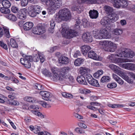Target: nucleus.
Masks as SVG:
<instances>
[{
  "mask_svg": "<svg viewBox=\"0 0 135 135\" xmlns=\"http://www.w3.org/2000/svg\"><path fill=\"white\" fill-rule=\"evenodd\" d=\"M58 61L60 63L67 64L69 62L70 59L67 57L62 55L58 59Z\"/></svg>",
  "mask_w": 135,
  "mask_h": 135,
  "instance_id": "11",
  "label": "nucleus"
},
{
  "mask_svg": "<svg viewBox=\"0 0 135 135\" xmlns=\"http://www.w3.org/2000/svg\"><path fill=\"white\" fill-rule=\"evenodd\" d=\"M75 20L76 21V24L74 26V28L76 30H79L81 29L80 26L81 22L78 18L75 19Z\"/></svg>",
  "mask_w": 135,
  "mask_h": 135,
  "instance_id": "29",
  "label": "nucleus"
},
{
  "mask_svg": "<svg viewBox=\"0 0 135 135\" xmlns=\"http://www.w3.org/2000/svg\"><path fill=\"white\" fill-rule=\"evenodd\" d=\"M7 17L10 20L12 21H16L17 18L16 16L11 14H8L7 15Z\"/></svg>",
  "mask_w": 135,
  "mask_h": 135,
  "instance_id": "42",
  "label": "nucleus"
},
{
  "mask_svg": "<svg viewBox=\"0 0 135 135\" xmlns=\"http://www.w3.org/2000/svg\"><path fill=\"white\" fill-rule=\"evenodd\" d=\"M122 30L120 29L116 28L114 29L113 31V33L116 35H119L122 33Z\"/></svg>",
  "mask_w": 135,
  "mask_h": 135,
  "instance_id": "43",
  "label": "nucleus"
},
{
  "mask_svg": "<svg viewBox=\"0 0 135 135\" xmlns=\"http://www.w3.org/2000/svg\"><path fill=\"white\" fill-rule=\"evenodd\" d=\"M71 10L72 11H77L78 13H80L82 11L81 8L79 6H74L72 7Z\"/></svg>",
  "mask_w": 135,
  "mask_h": 135,
  "instance_id": "40",
  "label": "nucleus"
},
{
  "mask_svg": "<svg viewBox=\"0 0 135 135\" xmlns=\"http://www.w3.org/2000/svg\"><path fill=\"white\" fill-rule=\"evenodd\" d=\"M123 66L126 69L134 70H135V64L131 63H127L123 64Z\"/></svg>",
  "mask_w": 135,
  "mask_h": 135,
  "instance_id": "14",
  "label": "nucleus"
},
{
  "mask_svg": "<svg viewBox=\"0 0 135 135\" xmlns=\"http://www.w3.org/2000/svg\"><path fill=\"white\" fill-rule=\"evenodd\" d=\"M38 26L37 25L36 27H34L32 30V32L34 34L40 35V34L38 31L39 29L38 28Z\"/></svg>",
  "mask_w": 135,
  "mask_h": 135,
  "instance_id": "47",
  "label": "nucleus"
},
{
  "mask_svg": "<svg viewBox=\"0 0 135 135\" xmlns=\"http://www.w3.org/2000/svg\"><path fill=\"white\" fill-rule=\"evenodd\" d=\"M82 38L84 41L86 43L91 42L93 41V38L91 36L89 33H83Z\"/></svg>",
  "mask_w": 135,
  "mask_h": 135,
  "instance_id": "12",
  "label": "nucleus"
},
{
  "mask_svg": "<svg viewBox=\"0 0 135 135\" xmlns=\"http://www.w3.org/2000/svg\"><path fill=\"white\" fill-rule=\"evenodd\" d=\"M22 56L23 57H24V58H21L20 59V62L23 65V63H24V62H25L26 60H28V59L27 58V56H28L25 55V56H24L23 55H22Z\"/></svg>",
  "mask_w": 135,
  "mask_h": 135,
  "instance_id": "56",
  "label": "nucleus"
},
{
  "mask_svg": "<svg viewBox=\"0 0 135 135\" xmlns=\"http://www.w3.org/2000/svg\"><path fill=\"white\" fill-rule=\"evenodd\" d=\"M0 46L6 50H7V45L2 41H0Z\"/></svg>",
  "mask_w": 135,
  "mask_h": 135,
  "instance_id": "58",
  "label": "nucleus"
},
{
  "mask_svg": "<svg viewBox=\"0 0 135 135\" xmlns=\"http://www.w3.org/2000/svg\"><path fill=\"white\" fill-rule=\"evenodd\" d=\"M131 2H129V4L128 5V8L130 10L133 12L135 13V5L132 4H130Z\"/></svg>",
  "mask_w": 135,
  "mask_h": 135,
  "instance_id": "49",
  "label": "nucleus"
},
{
  "mask_svg": "<svg viewBox=\"0 0 135 135\" xmlns=\"http://www.w3.org/2000/svg\"><path fill=\"white\" fill-rule=\"evenodd\" d=\"M113 76L114 79L119 84L122 85L123 84L124 81L123 80L116 75L113 74Z\"/></svg>",
  "mask_w": 135,
  "mask_h": 135,
  "instance_id": "31",
  "label": "nucleus"
},
{
  "mask_svg": "<svg viewBox=\"0 0 135 135\" xmlns=\"http://www.w3.org/2000/svg\"><path fill=\"white\" fill-rule=\"evenodd\" d=\"M109 67L111 69L113 70L114 71L115 70H116V69L117 68H119L118 67H117V66H116L113 64L110 65H109Z\"/></svg>",
  "mask_w": 135,
  "mask_h": 135,
  "instance_id": "63",
  "label": "nucleus"
},
{
  "mask_svg": "<svg viewBox=\"0 0 135 135\" xmlns=\"http://www.w3.org/2000/svg\"><path fill=\"white\" fill-rule=\"evenodd\" d=\"M82 24L84 27H86L89 26V22L85 19H83L82 20Z\"/></svg>",
  "mask_w": 135,
  "mask_h": 135,
  "instance_id": "50",
  "label": "nucleus"
},
{
  "mask_svg": "<svg viewBox=\"0 0 135 135\" xmlns=\"http://www.w3.org/2000/svg\"><path fill=\"white\" fill-rule=\"evenodd\" d=\"M45 25L44 23H42L37 24L40 35L46 32V29Z\"/></svg>",
  "mask_w": 135,
  "mask_h": 135,
  "instance_id": "18",
  "label": "nucleus"
},
{
  "mask_svg": "<svg viewBox=\"0 0 135 135\" xmlns=\"http://www.w3.org/2000/svg\"><path fill=\"white\" fill-rule=\"evenodd\" d=\"M0 11L2 13L7 14L10 13V10L8 8L3 7L0 8Z\"/></svg>",
  "mask_w": 135,
  "mask_h": 135,
  "instance_id": "38",
  "label": "nucleus"
},
{
  "mask_svg": "<svg viewBox=\"0 0 135 135\" xmlns=\"http://www.w3.org/2000/svg\"><path fill=\"white\" fill-rule=\"evenodd\" d=\"M27 11V14L31 17H34L37 15V13L32 9V6H30L28 7Z\"/></svg>",
  "mask_w": 135,
  "mask_h": 135,
  "instance_id": "21",
  "label": "nucleus"
},
{
  "mask_svg": "<svg viewBox=\"0 0 135 135\" xmlns=\"http://www.w3.org/2000/svg\"><path fill=\"white\" fill-rule=\"evenodd\" d=\"M41 72L43 74L46 76H49V77L51 76V73L46 69H42Z\"/></svg>",
  "mask_w": 135,
  "mask_h": 135,
  "instance_id": "36",
  "label": "nucleus"
},
{
  "mask_svg": "<svg viewBox=\"0 0 135 135\" xmlns=\"http://www.w3.org/2000/svg\"><path fill=\"white\" fill-rule=\"evenodd\" d=\"M62 28L61 33L63 37L66 38L71 39L78 35L76 30L70 29L68 30V27L65 23L62 25Z\"/></svg>",
  "mask_w": 135,
  "mask_h": 135,
  "instance_id": "1",
  "label": "nucleus"
},
{
  "mask_svg": "<svg viewBox=\"0 0 135 135\" xmlns=\"http://www.w3.org/2000/svg\"><path fill=\"white\" fill-rule=\"evenodd\" d=\"M8 101L9 103V104L11 105H18L19 104V102L16 100H14L13 99H9Z\"/></svg>",
  "mask_w": 135,
  "mask_h": 135,
  "instance_id": "45",
  "label": "nucleus"
},
{
  "mask_svg": "<svg viewBox=\"0 0 135 135\" xmlns=\"http://www.w3.org/2000/svg\"><path fill=\"white\" fill-rule=\"evenodd\" d=\"M100 31L101 35L103 37V38H110V34L109 33V31H108L107 28H102Z\"/></svg>",
  "mask_w": 135,
  "mask_h": 135,
  "instance_id": "9",
  "label": "nucleus"
},
{
  "mask_svg": "<svg viewBox=\"0 0 135 135\" xmlns=\"http://www.w3.org/2000/svg\"><path fill=\"white\" fill-rule=\"evenodd\" d=\"M88 56L89 58L95 60H99V56L93 51H91L88 52Z\"/></svg>",
  "mask_w": 135,
  "mask_h": 135,
  "instance_id": "15",
  "label": "nucleus"
},
{
  "mask_svg": "<svg viewBox=\"0 0 135 135\" xmlns=\"http://www.w3.org/2000/svg\"><path fill=\"white\" fill-rule=\"evenodd\" d=\"M34 88L38 90H41L44 89V87L42 85L38 84H35L33 86Z\"/></svg>",
  "mask_w": 135,
  "mask_h": 135,
  "instance_id": "44",
  "label": "nucleus"
},
{
  "mask_svg": "<svg viewBox=\"0 0 135 135\" xmlns=\"http://www.w3.org/2000/svg\"><path fill=\"white\" fill-rule=\"evenodd\" d=\"M32 7V9L34 11L37 13V14H39L41 12V9L40 6L38 5H32L30 6Z\"/></svg>",
  "mask_w": 135,
  "mask_h": 135,
  "instance_id": "32",
  "label": "nucleus"
},
{
  "mask_svg": "<svg viewBox=\"0 0 135 135\" xmlns=\"http://www.w3.org/2000/svg\"><path fill=\"white\" fill-rule=\"evenodd\" d=\"M77 2L80 4L82 3L89 4H95L97 2L96 0H78Z\"/></svg>",
  "mask_w": 135,
  "mask_h": 135,
  "instance_id": "20",
  "label": "nucleus"
},
{
  "mask_svg": "<svg viewBox=\"0 0 135 135\" xmlns=\"http://www.w3.org/2000/svg\"><path fill=\"white\" fill-rule=\"evenodd\" d=\"M61 13L59 12L58 13L56 14L54 16V18L55 21L58 23L61 22L62 21H64V18Z\"/></svg>",
  "mask_w": 135,
  "mask_h": 135,
  "instance_id": "26",
  "label": "nucleus"
},
{
  "mask_svg": "<svg viewBox=\"0 0 135 135\" xmlns=\"http://www.w3.org/2000/svg\"><path fill=\"white\" fill-rule=\"evenodd\" d=\"M3 29H4V33L5 32H7V33H8V35H7V38H9L10 37V35L9 34V29L7 28H6L5 27H3Z\"/></svg>",
  "mask_w": 135,
  "mask_h": 135,
  "instance_id": "64",
  "label": "nucleus"
},
{
  "mask_svg": "<svg viewBox=\"0 0 135 135\" xmlns=\"http://www.w3.org/2000/svg\"><path fill=\"white\" fill-rule=\"evenodd\" d=\"M112 3L113 4L114 7L118 8L121 7H126L129 4L127 0H112Z\"/></svg>",
  "mask_w": 135,
  "mask_h": 135,
  "instance_id": "4",
  "label": "nucleus"
},
{
  "mask_svg": "<svg viewBox=\"0 0 135 135\" xmlns=\"http://www.w3.org/2000/svg\"><path fill=\"white\" fill-rule=\"evenodd\" d=\"M60 73H55L53 74V76L51 74V76L50 78L51 80L54 81H57L58 80L60 81H63L64 79L62 74H60Z\"/></svg>",
  "mask_w": 135,
  "mask_h": 135,
  "instance_id": "10",
  "label": "nucleus"
},
{
  "mask_svg": "<svg viewBox=\"0 0 135 135\" xmlns=\"http://www.w3.org/2000/svg\"><path fill=\"white\" fill-rule=\"evenodd\" d=\"M27 12V9L25 8L21 9L17 15L18 18L21 19H25L26 18Z\"/></svg>",
  "mask_w": 135,
  "mask_h": 135,
  "instance_id": "8",
  "label": "nucleus"
},
{
  "mask_svg": "<svg viewBox=\"0 0 135 135\" xmlns=\"http://www.w3.org/2000/svg\"><path fill=\"white\" fill-rule=\"evenodd\" d=\"M87 70L88 69L85 67H80V68L79 72L81 75V76H85V75H87L88 73Z\"/></svg>",
  "mask_w": 135,
  "mask_h": 135,
  "instance_id": "30",
  "label": "nucleus"
},
{
  "mask_svg": "<svg viewBox=\"0 0 135 135\" xmlns=\"http://www.w3.org/2000/svg\"><path fill=\"white\" fill-rule=\"evenodd\" d=\"M117 84L115 83H113L108 84L107 85L108 88L110 89L115 88L117 87Z\"/></svg>",
  "mask_w": 135,
  "mask_h": 135,
  "instance_id": "52",
  "label": "nucleus"
},
{
  "mask_svg": "<svg viewBox=\"0 0 135 135\" xmlns=\"http://www.w3.org/2000/svg\"><path fill=\"white\" fill-rule=\"evenodd\" d=\"M59 2L56 3L54 0H48L46 2V5L48 7H54L56 6L60 5Z\"/></svg>",
  "mask_w": 135,
  "mask_h": 135,
  "instance_id": "19",
  "label": "nucleus"
},
{
  "mask_svg": "<svg viewBox=\"0 0 135 135\" xmlns=\"http://www.w3.org/2000/svg\"><path fill=\"white\" fill-rule=\"evenodd\" d=\"M24 99L25 100L29 102L33 103L35 102L33 98L31 97H26Z\"/></svg>",
  "mask_w": 135,
  "mask_h": 135,
  "instance_id": "51",
  "label": "nucleus"
},
{
  "mask_svg": "<svg viewBox=\"0 0 135 135\" xmlns=\"http://www.w3.org/2000/svg\"><path fill=\"white\" fill-rule=\"evenodd\" d=\"M29 61H30L29 59H27L25 62L23 63L24 66L27 68H30L31 67V64Z\"/></svg>",
  "mask_w": 135,
  "mask_h": 135,
  "instance_id": "46",
  "label": "nucleus"
},
{
  "mask_svg": "<svg viewBox=\"0 0 135 135\" xmlns=\"http://www.w3.org/2000/svg\"><path fill=\"white\" fill-rule=\"evenodd\" d=\"M10 94L8 95V97L10 98V99H13L16 97V94L14 93L11 92Z\"/></svg>",
  "mask_w": 135,
  "mask_h": 135,
  "instance_id": "59",
  "label": "nucleus"
},
{
  "mask_svg": "<svg viewBox=\"0 0 135 135\" xmlns=\"http://www.w3.org/2000/svg\"><path fill=\"white\" fill-rule=\"evenodd\" d=\"M115 56L123 57L124 58H132L134 55V52L133 51L129 50L128 49L125 50L119 49L116 51Z\"/></svg>",
  "mask_w": 135,
  "mask_h": 135,
  "instance_id": "2",
  "label": "nucleus"
},
{
  "mask_svg": "<svg viewBox=\"0 0 135 135\" xmlns=\"http://www.w3.org/2000/svg\"><path fill=\"white\" fill-rule=\"evenodd\" d=\"M76 80L80 84L84 85L87 84V83L85 80V78L83 76H78Z\"/></svg>",
  "mask_w": 135,
  "mask_h": 135,
  "instance_id": "24",
  "label": "nucleus"
},
{
  "mask_svg": "<svg viewBox=\"0 0 135 135\" xmlns=\"http://www.w3.org/2000/svg\"><path fill=\"white\" fill-rule=\"evenodd\" d=\"M81 55V53L79 50L76 51L74 54L73 56L74 57L77 58Z\"/></svg>",
  "mask_w": 135,
  "mask_h": 135,
  "instance_id": "62",
  "label": "nucleus"
},
{
  "mask_svg": "<svg viewBox=\"0 0 135 135\" xmlns=\"http://www.w3.org/2000/svg\"><path fill=\"white\" fill-rule=\"evenodd\" d=\"M115 17L114 18H109L107 16H105L101 20L100 23L102 25L105 26L106 25L110 24L112 23H113L117 20V18Z\"/></svg>",
  "mask_w": 135,
  "mask_h": 135,
  "instance_id": "6",
  "label": "nucleus"
},
{
  "mask_svg": "<svg viewBox=\"0 0 135 135\" xmlns=\"http://www.w3.org/2000/svg\"><path fill=\"white\" fill-rule=\"evenodd\" d=\"M2 5L4 7L9 8L11 6V3L8 0H3Z\"/></svg>",
  "mask_w": 135,
  "mask_h": 135,
  "instance_id": "35",
  "label": "nucleus"
},
{
  "mask_svg": "<svg viewBox=\"0 0 135 135\" xmlns=\"http://www.w3.org/2000/svg\"><path fill=\"white\" fill-rule=\"evenodd\" d=\"M84 59L81 58H77L75 60L74 62V64L76 66H80L83 63Z\"/></svg>",
  "mask_w": 135,
  "mask_h": 135,
  "instance_id": "28",
  "label": "nucleus"
},
{
  "mask_svg": "<svg viewBox=\"0 0 135 135\" xmlns=\"http://www.w3.org/2000/svg\"><path fill=\"white\" fill-rule=\"evenodd\" d=\"M118 68H117L116 69V70H115L114 71L115 73L119 75L121 74V76L124 78L128 82L130 83V81H131L129 80V77L127 75H125L123 72H121L119 70H118Z\"/></svg>",
  "mask_w": 135,
  "mask_h": 135,
  "instance_id": "25",
  "label": "nucleus"
},
{
  "mask_svg": "<svg viewBox=\"0 0 135 135\" xmlns=\"http://www.w3.org/2000/svg\"><path fill=\"white\" fill-rule=\"evenodd\" d=\"M33 112L35 114L40 117L41 118H44V115L40 112L37 111H34Z\"/></svg>",
  "mask_w": 135,
  "mask_h": 135,
  "instance_id": "53",
  "label": "nucleus"
},
{
  "mask_svg": "<svg viewBox=\"0 0 135 135\" xmlns=\"http://www.w3.org/2000/svg\"><path fill=\"white\" fill-rule=\"evenodd\" d=\"M90 49L91 48L89 46L85 45L81 47V51L82 54L85 55Z\"/></svg>",
  "mask_w": 135,
  "mask_h": 135,
  "instance_id": "22",
  "label": "nucleus"
},
{
  "mask_svg": "<svg viewBox=\"0 0 135 135\" xmlns=\"http://www.w3.org/2000/svg\"><path fill=\"white\" fill-rule=\"evenodd\" d=\"M52 95L51 93L47 91L45 95L43 96L42 99L46 101L53 102L52 99Z\"/></svg>",
  "mask_w": 135,
  "mask_h": 135,
  "instance_id": "27",
  "label": "nucleus"
},
{
  "mask_svg": "<svg viewBox=\"0 0 135 135\" xmlns=\"http://www.w3.org/2000/svg\"><path fill=\"white\" fill-rule=\"evenodd\" d=\"M33 26V22H27L24 24L23 29L25 31L29 30L32 29Z\"/></svg>",
  "mask_w": 135,
  "mask_h": 135,
  "instance_id": "17",
  "label": "nucleus"
},
{
  "mask_svg": "<svg viewBox=\"0 0 135 135\" xmlns=\"http://www.w3.org/2000/svg\"><path fill=\"white\" fill-rule=\"evenodd\" d=\"M103 45L107 48L108 50L110 52L114 51L116 49V47L110 41H104L103 42Z\"/></svg>",
  "mask_w": 135,
  "mask_h": 135,
  "instance_id": "7",
  "label": "nucleus"
},
{
  "mask_svg": "<svg viewBox=\"0 0 135 135\" xmlns=\"http://www.w3.org/2000/svg\"><path fill=\"white\" fill-rule=\"evenodd\" d=\"M104 9L105 12L111 18H114L115 17L118 18L117 20L119 18L118 15L115 11L113 8L108 6H105L104 7Z\"/></svg>",
  "mask_w": 135,
  "mask_h": 135,
  "instance_id": "3",
  "label": "nucleus"
},
{
  "mask_svg": "<svg viewBox=\"0 0 135 135\" xmlns=\"http://www.w3.org/2000/svg\"><path fill=\"white\" fill-rule=\"evenodd\" d=\"M10 44L12 47L13 48H17L18 47V45L17 44L16 41L13 39L11 38L10 40Z\"/></svg>",
  "mask_w": 135,
  "mask_h": 135,
  "instance_id": "39",
  "label": "nucleus"
},
{
  "mask_svg": "<svg viewBox=\"0 0 135 135\" xmlns=\"http://www.w3.org/2000/svg\"><path fill=\"white\" fill-rule=\"evenodd\" d=\"M62 95L65 97L69 99L72 98L73 97L72 94H70L66 93H63L62 94Z\"/></svg>",
  "mask_w": 135,
  "mask_h": 135,
  "instance_id": "54",
  "label": "nucleus"
},
{
  "mask_svg": "<svg viewBox=\"0 0 135 135\" xmlns=\"http://www.w3.org/2000/svg\"><path fill=\"white\" fill-rule=\"evenodd\" d=\"M38 56H39V55L37 54L35 55V56H28L27 57V58L29 59V61L30 62H32L33 61L37 62L39 60Z\"/></svg>",
  "mask_w": 135,
  "mask_h": 135,
  "instance_id": "23",
  "label": "nucleus"
},
{
  "mask_svg": "<svg viewBox=\"0 0 135 135\" xmlns=\"http://www.w3.org/2000/svg\"><path fill=\"white\" fill-rule=\"evenodd\" d=\"M21 1V4L22 6H26L28 3V0H20Z\"/></svg>",
  "mask_w": 135,
  "mask_h": 135,
  "instance_id": "60",
  "label": "nucleus"
},
{
  "mask_svg": "<svg viewBox=\"0 0 135 135\" xmlns=\"http://www.w3.org/2000/svg\"><path fill=\"white\" fill-rule=\"evenodd\" d=\"M60 7V5H57L54 7H50L49 8L47 9L48 12L49 14H52L54 13L55 11L57 8Z\"/></svg>",
  "mask_w": 135,
  "mask_h": 135,
  "instance_id": "33",
  "label": "nucleus"
},
{
  "mask_svg": "<svg viewBox=\"0 0 135 135\" xmlns=\"http://www.w3.org/2000/svg\"><path fill=\"white\" fill-rule=\"evenodd\" d=\"M75 131L79 133L83 134L85 133V132L83 131V129L81 128L77 127L75 129Z\"/></svg>",
  "mask_w": 135,
  "mask_h": 135,
  "instance_id": "55",
  "label": "nucleus"
},
{
  "mask_svg": "<svg viewBox=\"0 0 135 135\" xmlns=\"http://www.w3.org/2000/svg\"><path fill=\"white\" fill-rule=\"evenodd\" d=\"M11 10L12 12L16 13L18 11L19 9L17 7L13 6L11 7Z\"/></svg>",
  "mask_w": 135,
  "mask_h": 135,
  "instance_id": "57",
  "label": "nucleus"
},
{
  "mask_svg": "<svg viewBox=\"0 0 135 135\" xmlns=\"http://www.w3.org/2000/svg\"><path fill=\"white\" fill-rule=\"evenodd\" d=\"M110 77L109 76H103L101 79L100 82L103 83H107L110 81Z\"/></svg>",
  "mask_w": 135,
  "mask_h": 135,
  "instance_id": "34",
  "label": "nucleus"
},
{
  "mask_svg": "<svg viewBox=\"0 0 135 135\" xmlns=\"http://www.w3.org/2000/svg\"><path fill=\"white\" fill-rule=\"evenodd\" d=\"M67 78L69 80V83H72L74 82L75 80L73 76H67Z\"/></svg>",
  "mask_w": 135,
  "mask_h": 135,
  "instance_id": "61",
  "label": "nucleus"
},
{
  "mask_svg": "<svg viewBox=\"0 0 135 135\" xmlns=\"http://www.w3.org/2000/svg\"><path fill=\"white\" fill-rule=\"evenodd\" d=\"M89 16L92 19H96L98 17V13L96 10L93 9L90 10L89 12Z\"/></svg>",
  "mask_w": 135,
  "mask_h": 135,
  "instance_id": "16",
  "label": "nucleus"
},
{
  "mask_svg": "<svg viewBox=\"0 0 135 135\" xmlns=\"http://www.w3.org/2000/svg\"><path fill=\"white\" fill-rule=\"evenodd\" d=\"M92 80L90 84L93 86L99 87L100 86V85L98 83V80L95 79L93 78H92Z\"/></svg>",
  "mask_w": 135,
  "mask_h": 135,
  "instance_id": "37",
  "label": "nucleus"
},
{
  "mask_svg": "<svg viewBox=\"0 0 135 135\" xmlns=\"http://www.w3.org/2000/svg\"><path fill=\"white\" fill-rule=\"evenodd\" d=\"M70 70V68L68 67H65L62 68L61 72L63 74H66L67 73H68Z\"/></svg>",
  "mask_w": 135,
  "mask_h": 135,
  "instance_id": "48",
  "label": "nucleus"
},
{
  "mask_svg": "<svg viewBox=\"0 0 135 135\" xmlns=\"http://www.w3.org/2000/svg\"><path fill=\"white\" fill-rule=\"evenodd\" d=\"M93 36L96 39H101L103 38L100 31H99L95 29L93 30Z\"/></svg>",
  "mask_w": 135,
  "mask_h": 135,
  "instance_id": "13",
  "label": "nucleus"
},
{
  "mask_svg": "<svg viewBox=\"0 0 135 135\" xmlns=\"http://www.w3.org/2000/svg\"><path fill=\"white\" fill-rule=\"evenodd\" d=\"M50 25L51 27L48 29V30L49 32L51 33H53V30L54 29L55 26V23L54 21L52 20L50 21Z\"/></svg>",
  "mask_w": 135,
  "mask_h": 135,
  "instance_id": "41",
  "label": "nucleus"
},
{
  "mask_svg": "<svg viewBox=\"0 0 135 135\" xmlns=\"http://www.w3.org/2000/svg\"><path fill=\"white\" fill-rule=\"evenodd\" d=\"M59 13L61 14L64 21H67L71 19V14L68 9L64 8L60 10Z\"/></svg>",
  "mask_w": 135,
  "mask_h": 135,
  "instance_id": "5",
  "label": "nucleus"
}]
</instances>
